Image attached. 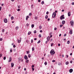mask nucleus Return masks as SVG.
<instances>
[{
  "label": "nucleus",
  "instance_id": "f257e3e1",
  "mask_svg": "<svg viewBox=\"0 0 74 74\" xmlns=\"http://www.w3.org/2000/svg\"><path fill=\"white\" fill-rule=\"evenodd\" d=\"M50 53L52 54V55H54V53H55V52L54 51L53 49H52L50 51Z\"/></svg>",
  "mask_w": 74,
  "mask_h": 74
},
{
  "label": "nucleus",
  "instance_id": "f03ea898",
  "mask_svg": "<svg viewBox=\"0 0 74 74\" xmlns=\"http://www.w3.org/2000/svg\"><path fill=\"white\" fill-rule=\"evenodd\" d=\"M56 15V13L55 12H54L52 16L53 18H55Z\"/></svg>",
  "mask_w": 74,
  "mask_h": 74
},
{
  "label": "nucleus",
  "instance_id": "7ed1b4c3",
  "mask_svg": "<svg viewBox=\"0 0 74 74\" xmlns=\"http://www.w3.org/2000/svg\"><path fill=\"white\" fill-rule=\"evenodd\" d=\"M60 19L61 20H62V19H64V15H62L60 17Z\"/></svg>",
  "mask_w": 74,
  "mask_h": 74
},
{
  "label": "nucleus",
  "instance_id": "20e7f679",
  "mask_svg": "<svg viewBox=\"0 0 74 74\" xmlns=\"http://www.w3.org/2000/svg\"><path fill=\"white\" fill-rule=\"evenodd\" d=\"M3 21L5 23H7L8 22V21H7V18H4Z\"/></svg>",
  "mask_w": 74,
  "mask_h": 74
},
{
  "label": "nucleus",
  "instance_id": "39448f33",
  "mask_svg": "<svg viewBox=\"0 0 74 74\" xmlns=\"http://www.w3.org/2000/svg\"><path fill=\"white\" fill-rule=\"evenodd\" d=\"M70 23H71V25H72V26H73V25H74V22L73 21H71L70 22Z\"/></svg>",
  "mask_w": 74,
  "mask_h": 74
},
{
  "label": "nucleus",
  "instance_id": "423d86ee",
  "mask_svg": "<svg viewBox=\"0 0 74 74\" xmlns=\"http://www.w3.org/2000/svg\"><path fill=\"white\" fill-rule=\"evenodd\" d=\"M24 59H25L26 60H27V59H28V57L26 55H25L24 57Z\"/></svg>",
  "mask_w": 74,
  "mask_h": 74
},
{
  "label": "nucleus",
  "instance_id": "0eeeda50",
  "mask_svg": "<svg viewBox=\"0 0 74 74\" xmlns=\"http://www.w3.org/2000/svg\"><path fill=\"white\" fill-rule=\"evenodd\" d=\"M69 33L70 34H73V30H72V29L70 30V31H69Z\"/></svg>",
  "mask_w": 74,
  "mask_h": 74
},
{
  "label": "nucleus",
  "instance_id": "6e6552de",
  "mask_svg": "<svg viewBox=\"0 0 74 74\" xmlns=\"http://www.w3.org/2000/svg\"><path fill=\"white\" fill-rule=\"evenodd\" d=\"M47 41H49L50 40V37H49V36H48L47 37Z\"/></svg>",
  "mask_w": 74,
  "mask_h": 74
},
{
  "label": "nucleus",
  "instance_id": "1a4fd4ad",
  "mask_svg": "<svg viewBox=\"0 0 74 74\" xmlns=\"http://www.w3.org/2000/svg\"><path fill=\"white\" fill-rule=\"evenodd\" d=\"M73 71V70L72 69H70L69 70V71L70 73H72Z\"/></svg>",
  "mask_w": 74,
  "mask_h": 74
},
{
  "label": "nucleus",
  "instance_id": "9d476101",
  "mask_svg": "<svg viewBox=\"0 0 74 74\" xmlns=\"http://www.w3.org/2000/svg\"><path fill=\"white\" fill-rule=\"evenodd\" d=\"M11 60H12V58L11 57H10L9 58V60L8 61V62H11Z\"/></svg>",
  "mask_w": 74,
  "mask_h": 74
},
{
  "label": "nucleus",
  "instance_id": "9b49d317",
  "mask_svg": "<svg viewBox=\"0 0 74 74\" xmlns=\"http://www.w3.org/2000/svg\"><path fill=\"white\" fill-rule=\"evenodd\" d=\"M11 67H14V64L13 63H11Z\"/></svg>",
  "mask_w": 74,
  "mask_h": 74
},
{
  "label": "nucleus",
  "instance_id": "f8f14e48",
  "mask_svg": "<svg viewBox=\"0 0 74 74\" xmlns=\"http://www.w3.org/2000/svg\"><path fill=\"white\" fill-rule=\"evenodd\" d=\"M65 22H66L65 21H62V23L63 25H64V24H65Z\"/></svg>",
  "mask_w": 74,
  "mask_h": 74
},
{
  "label": "nucleus",
  "instance_id": "ddd939ff",
  "mask_svg": "<svg viewBox=\"0 0 74 74\" xmlns=\"http://www.w3.org/2000/svg\"><path fill=\"white\" fill-rule=\"evenodd\" d=\"M68 16H70L71 15V14L70 13V12H69L68 13Z\"/></svg>",
  "mask_w": 74,
  "mask_h": 74
},
{
  "label": "nucleus",
  "instance_id": "4468645a",
  "mask_svg": "<svg viewBox=\"0 0 74 74\" xmlns=\"http://www.w3.org/2000/svg\"><path fill=\"white\" fill-rule=\"evenodd\" d=\"M17 41H18V43H20V42H21V40H19V39H18Z\"/></svg>",
  "mask_w": 74,
  "mask_h": 74
},
{
  "label": "nucleus",
  "instance_id": "2eb2a0df",
  "mask_svg": "<svg viewBox=\"0 0 74 74\" xmlns=\"http://www.w3.org/2000/svg\"><path fill=\"white\" fill-rule=\"evenodd\" d=\"M29 18V16H27L26 17V21H27L28 20V18Z\"/></svg>",
  "mask_w": 74,
  "mask_h": 74
},
{
  "label": "nucleus",
  "instance_id": "dca6fc26",
  "mask_svg": "<svg viewBox=\"0 0 74 74\" xmlns=\"http://www.w3.org/2000/svg\"><path fill=\"white\" fill-rule=\"evenodd\" d=\"M19 29V27L17 26L15 28L16 30H18V29Z\"/></svg>",
  "mask_w": 74,
  "mask_h": 74
},
{
  "label": "nucleus",
  "instance_id": "f3484780",
  "mask_svg": "<svg viewBox=\"0 0 74 74\" xmlns=\"http://www.w3.org/2000/svg\"><path fill=\"white\" fill-rule=\"evenodd\" d=\"M69 63L68 62H66L65 63V64L66 65H68V64H69Z\"/></svg>",
  "mask_w": 74,
  "mask_h": 74
},
{
  "label": "nucleus",
  "instance_id": "a211bd4d",
  "mask_svg": "<svg viewBox=\"0 0 74 74\" xmlns=\"http://www.w3.org/2000/svg\"><path fill=\"white\" fill-rule=\"evenodd\" d=\"M32 51H34V47H33L32 48Z\"/></svg>",
  "mask_w": 74,
  "mask_h": 74
},
{
  "label": "nucleus",
  "instance_id": "6ab92c4d",
  "mask_svg": "<svg viewBox=\"0 0 74 74\" xmlns=\"http://www.w3.org/2000/svg\"><path fill=\"white\" fill-rule=\"evenodd\" d=\"M28 57L29 58H30L31 57V56H30V54H29L28 55Z\"/></svg>",
  "mask_w": 74,
  "mask_h": 74
},
{
  "label": "nucleus",
  "instance_id": "aec40b11",
  "mask_svg": "<svg viewBox=\"0 0 74 74\" xmlns=\"http://www.w3.org/2000/svg\"><path fill=\"white\" fill-rule=\"evenodd\" d=\"M32 33L30 32H29L28 33V35H30V34H31Z\"/></svg>",
  "mask_w": 74,
  "mask_h": 74
},
{
  "label": "nucleus",
  "instance_id": "412c9836",
  "mask_svg": "<svg viewBox=\"0 0 74 74\" xmlns=\"http://www.w3.org/2000/svg\"><path fill=\"white\" fill-rule=\"evenodd\" d=\"M11 18L12 20H13V19H14V17H13V16H12L11 17Z\"/></svg>",
  "mask_w": 74,
  "mask_h": 74
},
{
  "label": "nucleus",
  "instance_id": "4be33fe9",
  "mask_svg": "<svg viewBox=\"0 0 74 74\" xmlns=\"http://www.w3.org/2000/svg\"><path fill=\"white\" fill-rule=\"evenodd\" d=\"M48 15H46L45 17V18L46 19H47V18H48Z\"/></svg>",
  "mask_w": 74,
  "mask_h": 74
},
{
  "label": "nucleus",
  "instance_id": "5701e85b",
  "mask_svg": "<svg viewBox=\"0 0 74 74\" xmlns=\"http://www.w3.org/2000/svg\"><path fill=\"white\" fill-rule=\"evenodd\" d=\"M31 27L32 28H33V27H34V24H32L31 25Z\"/></svg>",
  "mask_w": 74,
  "mask_h": 74
},
{
  "label": "nucleus",
  "instance_id": "b1692460",
  "mask_svg": "<svg viewBox=\"0 0 74 74\" xmlns=\"http://www.w3.org/2000/svg\"><path fill=\"white\" fill-rule=\"evenodd\" d=\"M39 28L40 29H42V27L40 25L39 26Z\"/></svg>",
  "mask_w": 74,
  "mask_h": 74
},
{
  "label": "nucleus",
  "instance_id": "393cba45",
  "mask_svg": "<svg viewBox=\"0 0 74 74\" xmlns=\"http://www.w3.org/2000/svg\"><path fill=\"white\" fill-rule=\"evenodd\" d=\"M67 44H70V41L68 40L67 42Z\"/></svg>",
  "mask_w": 74,
  "mask_h": 74
},
{
  "label": "nucleus",
  "instance_id": "a878e982",
  "mask_svg": "<svg viewBox=\"0 0 74 74\" xmlns=\"http://www.w3.org/2000/svg\"><path fill=\"white\" fill-rule=\"evenodd\" d=\"M41 4L42 5L44 4V1H42L41 2Z\"/></svg>",
  "mask_w": 74,
  "mask_h": 74
},
{
  "label": "nucleus",
  "instance_id": "bb28decb",
  "mask_svg": "<svg viewBox=\"0 0 74 74\" xmlns=\"http://www.w3.org/2000/svg\"><path fill=\"white\" fill-rule=\"evenodd\" d=\"M40 42H41V41L40 40H39L38 42V44H39V43H40Z\"/></svg>",
  "mask_w": 74,
  "mask_h": 74
},
{
  "label": "nucleus",
  "instance_id": "cd10ccee",
  "mask_svg": "<svg viewBox=\"0 0 74 74\" xmlns=\"http://www.w3.org/2000/svg\"><path fill=\"white\" fill-rule=\"evenodd\" d=\"M26 63H28L29 62V60H27L26 61Z\"/></svg>",
  "mask_w": 74,
  "mask_h": 74
},
{
  "label": "nucleus",
  "instance_id": "c85d7f7f",
  "mask_svg": "<svg viewBox=\"0 0 74 74\" xmlns=\"http://www.w3.org/2000/svg\"><path fill=\"white\" fill-rule=\"evenodd\" d=\"M34 33H37V32L36 31V30H35L34 31Z\"/></svg>",
  "mask_w": 74,
  "mask_h": 74
},
{
  "label": "nucleus",
  "instance_id": "c756f323",
  "mask_svg": "<svg viewBox=\"0 0 74 74\" xmlns=\"http://www.w3.org/2000/svg\"><path fill=\"white\" fill-rule=\"evenodd\" d=\"M29 52H30L29 51H27V54H29Z\"/></svg>",
  "mask_w": 74,
  "mask_h": 74
},
{
  "label": "nucleus",
  "instance_id": "7c9ffc66",
  "mask_svg": "<svg viewBox=\"0 0 74 74\" xmlns=\"http://www.w3.org/2000/svg\"><path fill=\"white\" fill-rule=\"evenodd\" d=\"M45 65H47V62H45L44 63Z\"/></svg>",
  "mask_w": 74,
  "mask_h": 74
},
{
  "label": "nucleus",
  "instance_id": "2f4dec72",
  "mask_svg": "<svg viewBox=\"0 0 74 74\" xmlns=\"http://www.w3.org/2000/svg\"><path fill=\"white\" fill-rule=\"evenodd\" d=\"M31 43H33V39H31Z\"/></svg>",
  "mask_w": 74,
  "mask_h": 74
},
{
  "label": "nucleus",
  "instance_id": "473e14b6",
  "mask_svg": "<svg viewBox=\"0 0 74 74\" xmlns=\"http://www.w3.org/2000/svg\"><path fill=\"white\" fill-rule=\"evenodd\" d=\"M39 37H41V35L40 34L39 35Z\"/></svg>",
  "mask_w": 74,
  "mask_h": 74
},
{
  "label": "nucleus",
  "instance_id": "72a5a7b5",
  "mask_svg": "<svg viewBox=\"0 0 74 74\" xmlns=\"http://www.w3.org/2000/svg\"><path fill=\"white\" fill-rule=\"evenodd\" d=\"M53 43H51V46L52 47L53 46Z\"/></svg>",
  "mask_w": 74,
  "mask_h": 74
},
{
  "label": "nucleus",
  "instance_id": "f704fd0d",
  "mask_svg": "<svg viewBox=\"0 0 74 74\" xmlns=\"http://www.w3.org/2000/svg\"><path fill=\"white\" fill-rule=\"evenodd\" d=\"M2 57V54H0V58H1Z\"/></svg>",
  "mask_w": 74,
  "mask_h": 74
},
{
  "label": "nucleus",
  "instance_id": "c9c22d12",
  "mask_svg": "<svg viewBox=\"0 0 74 74\" xmlns=\"http://www.w3.org/2000/svg\"><path fill=\"white\" fill-rule=\"evenodd\" d=\"M5 59H6V58L5 57H4L3 58V60H5Z\"/></svg>",
  "mask_w": 74,
  "mask_h": 74
},
{
  "label": "nucleus",
  "instance_id": "e433bc0d",
  "mask_svg": "<svg viewBox=\"0 0 74 74\" xmlns=\"http://www.w3.org/2000/svg\"><path fill=\"white\" fill-rule=\"evenodd\" d=\"M54 30H57V28H56V27L54 29Z\"/></svg>",
  "mask_w": 74,
  "mask_h": 74
},
{
  "label": "nucleus",
  "instance_id": "4c0bfd02",
  "mask_svg": "<svg viewBox=\"0 0 74 74\" xmlns=\"http://www.w3.org/2000/svg\"><path fill=\"white\" fill-rule=\"evenodd\" d=\"M29 16H31L32 15V13H30L29 14Z\"/></svg>",
  "mask_w": 74,
  "mask_h": 74
},
{
  "label": "nucleus",
  "instance_id": "58836bf2",
  "mask_svg": "<svg viewBox=\"0 0 74 74\" xmlns=\"http://www.w3.org/2000/svg\"><path fill=\"white\" fill-rule=\"evenodd\" d=\"M63 26V25H60V27H62V26Z\"/></svg>",
  "mask_w": 74,
  "mask_h": 74
},
{
  "label": "nucleus",
  "instance_id": "ea45409f",
  "mask_svg": "<svg viewBox=\"0 0 74 74\" xmlns=\"http://www.w3.org/2000/svg\"><path fill=\"white\" fill-rule=\"evenodd\" d=\"M10 52H12V49H11L10 50Z\"/></svg>",
  "mask_w": 74,
  "mask_h": 74
},
{
  "label": "nucleus",
  "instance_id": "a19ab883",
  "mask_svg": "<svg viewBox=\"0 0 74 74\" xmlns=\"http://www.w3.org/2000/svg\"><path fill=\"white\" fill-rule=\"evenodd\" d=\"M66 35H67V34H65L64 35V37H66Z\"/></svg>",
  "mask_w": 74,
  "mask_h": 74
},
{
  "label": "nucleus",
  "instance_id": "79ce46f5",
  "mask_svg": "<svg viewBox=\"0 0 74 74\" xmlns=\"http://www.w3.org/2000/svg\"><path fill=\"white\" fill-rule=\"evenodd\" d=\"M66 56L67 58H69V56L68 55H66Z\"/></svg>",
  "mask_w": 74,
  "mask_h": 74
},
{
  "label": "nucleus",
  "instance_id": "37998d69",
  "mask_svg": "<svg viewBox=\"0 0 74 74\" xmlns=\"http://www.w3.org/2000/svg\"><path fill=\"white\" fill-rule=\"evenodd\" d=\"M3 40V38H0V41H2Z\"/></svg>",
  "mask_w": 74,
  "mask_h": 74
},
{
  "label": "nucleus",
  "instance_id": "c03bdc74",
  "mask_svg": "<svg viewBox=\"0 0 74 74\" xmlns=\"http://www.w3.org/2000/svg\"><path fill=\"white\" fill-rule=\"evenodd\" d=\"M2 8V7H0V11L1 10V8Z\"/></svg>",
  "mask_w": 74,
  "mask_h": 74
},
{
  "label": "nucleus",
  "instance_id": "a18cd8bd",
  "mask_svg": "<svg viewBox=\"0 0 74 74\" xmlns=\"http://www.w3.org/2000/svg\"><path fill=\"white\" fill-rule=\"evenodd\" d=\"M32 71H34V69L33 68H32Z\"/></svg>",
  "mask_w": 74,
  "mask_h": 74
},
{
  "label": "nucleus",
  "instance_id": "49530a36",
  "mask_svg": "<svg viewBox=\"0 0 74 74\" xmlns=\"http://www.w3.org/2000/svg\"><path fill=\"white\" fill-rule=\"evenodd\" d=\"M17 10L18 11H20V9H17Z\"/></svg>",
  "mask_w": 74,
  "mask_h": 74
},
{
  "label": "nucleus",
  "instance_id": "de8ad7c7",
  "mask_svg": "<svg viewBox=\"0 0 74 74\" xmlns=\"http://www.w3.org/2000/svg\"><path fill=\"white\" fill-rule=\"evenodd\" d=\"M52 62H55V60H53L52 61Z\"/></svg>",
  "mask_w": 74,
  "mask_h": 74
},
{
  "label": "nucleus",
  "instance_id": "09e8293b",
  "mask_svg": "<svg viewBox=\"0 0 74 74\" xmlns=\"http://www.w3.org/2000/svg\"><path fill=\"white\" fill-rule=\"evenodd\" d=\"M49 13V12H46V14H48Z\"/></svg>",
  "mask_w": 74,
  "mask_h": 74
},
{
  "label": "nucleus",
  "instance_id": "8fccbe9b",
  "mask_svg": "<svg viewBox=\"0 0 74 74\" xmlns=\"http://www.w3.org/2000/svg\"><path fill=\"white\" fill-rule=\"evenodd\" d=\"M29 24H26V26H29Z\"/></svg>",
  "mask_w": 74,
  "mask_h": 74
},
{
  "label": "nucleus",
  "instance_id": "3c124183",
  "mask_svg": "<svg viewBox=\"0 0 74 74\" xmlns=\"http://www.w3.org/2000/svg\"><path fill=\"white\" fill-rule=\"evenodd\" d=\"M35 19H37V17H35Z\"/></svg>",
  "mask_w": 74,
  "mask_h": 74
},
{
  "label": "nucleus",
  "instance_id": "603ef678",
  "mask_svg": "<svg viewBox=\"0 0 74 74\" xmlns=\"http://www.w3.org/2000/svg\"><path fill=\"white\" fill-rule=\"evenodd\" d=\"M34 67V65H32V67Z\"/></svg>",
  "mask_w": 74,
  "mask_h": 74
},
{
  "label": "nucleus",
  "instance_id": "864d4df0",
  "mask_svg": "<svg viewBox=\"0 0 74 74\" xmlns=\"http://www.w3.org/2000/svg\"><path fill=\"white\" fill-rule=\"evenodd\" d=\"M40 33H42V30H40Z\"/></svg>",
  "mask_w": 74,
  "mask_h": 74
},
{
  "label": "nucleus",
  "instance_id": "5fc2aeb1",
  "mask_svg": "<svg viewBox=\"0 0 74 74\" xmlns=\"http://www.w3.org/2000/svg\"><path fill=\"white\" fill-rule=\"evenodd\" d=\"M4 31H5L4 29H2V32H4Z\"/></svg>",
  "mask_w": 74,
  "mask_h": 74
},
{
  "label": "nucleus",
  "instance_id": "6e6d98bb",
  "mask_svg": "<svg viewBox=\"0 0 74 74\" xmlns=\"http://www.w3.org/2000/svg\"><path fill=\"white\" fill-rule=\"evenodd\" d=\"M48 40H47V41H46V44H47V43H48Z\"/></svg>",
  "mask_w": 74,
  "mask_h": 74
},
{
  "label": "nucleus",
  "instance_id": "4d7b16f0",
  "mask_svg": "<svg viewBox=\"0 0 74 74\" xmlns=\"http://www.w3.org/2000/svg\"><path fill=\"white\" fill-rule=\"evenodd\" d=\"M13 47L15 48V45H13Z\"/></svg>",
  "mask_w": 74,
  "mask_h": 74
},
{
  "label": "nucleus",
  "instance_id": "13d9d810",
  "mask_svg": "<svg viewBox=\"0 0 74 74\" xmlns=\"http://www.w3.org/2000/svg\"><path fill=\"white\" fill-rule=\"evenodd\" d=\"M21 60V59L20 58H18V60Z\"/></svg>",
  "mask_w": 74,
  "mask_h": 74
},
{
  "label": "nucleus",
  "instance_id": "bf43d9fd",
  "mask_svg": "<svg viewBox=\"0 0 74 74\" xmlns=\"http://www.w3.org/2000/svg\"><path fill=\"white\" fill-rule=\"evenodd\" d=\"M62 12H64V10H62Z\"/></svg>",
  "mask_w": 74,
  "mask_h": 74
},
{
  "label": "nucleus",
  "instance_id": "052dcab7",
  "mask_svg": "<svg viewBox=\"0 0 74 74\" xmlns=\"http://www.w3.org/2000/svg\"><path fill=\"white\" fill-rule=\"evenodd\" d=\"M72 5H74V2H73L72 3Z\"/></svg>",
  "mask_w": 74,
  "mask_h": 74
},
{
  "label": "nucleus",
  "instance_id": "680f3d73",
  "mask_svg": "<svg viewBox=\"0 0 74 74\" xmlns=\"http://www.w3.org/2000/svg\"><path fill=\"white\" fill-rule=\"evenodd\" d=\"M61 35H62V34H60L59 35V37H60V36H61Z\"/></svg>",
  "mask_w": 74,
  "mask_h": 74
},
{
  "label": "nucleus",
  "instance_id": "e2e57ef3",
  "mask_svg": "<svg viewBox=\"0 0 74 74\" xmlns=\"http://www.w3.org/2000/svg\"><path fill=\"white\" fill-rule=\"evenodd\" d=\"M58 46H60V44H58Z\"/></svg>",
  "mask_w": 74,
  "mask_h": 74
},
{
  "label": "nucleus",
  "instance_id": "0e129e2a",
  "mask_svg": "<svg viewBox=\"0 0 74 74\" xmlns=\"http://www.w3.org/2000/svg\"><path fill=\"white\" fill-rule=\"evenodd\" d=\"M72 54H73L72 53H71L70 54V55H71H71H72Z\"/></svg>",
  "mask_w": 74,
  "mask_h": 74
},
{
  "label": "nucleus",
  "instance_id": "69168bd1",
  "mask_svg": "<svg viewBox=\"0 0 74 74\" xmlns=\"http://www.w3.org/2000/svg\"><path fill=\"white\" fill-rule=\"evenodd\" d=\"M21 66H19V67L18 68V69H21Z\"/></svg>",
  "mask_w": 74,
  "mask_h": 74
},
{
  "label": "nucleus",
  "instance_id": "338daca9",
  "mask_svg": "<svg viewBox=\"0 0 74 74\" xmlns=\"http://www.w3.org/2000/svg\"><path fill=\"white\" fill-rule=\"evenodd\" d=\"M62 57L63 58V57H64V55H62Z\"/></svg>",
  "mask_w": 74,
  "mask_h": 74
},
{
  "label": "nucleus",
  "instance_id": "774afa93",
  "mask_svg": "<svg viewBox=\"0 0 74 74\" xmlns=\"http://www.w3.org/2000/svg\"><path fill=\"white\" fill-rule=\"evenodd\" d=\"M9 17H10V16H11V14H10L9 15Z\"/></svg>",
  "mask_w": 74,
  "mask_h": 74
}]
</instances>
